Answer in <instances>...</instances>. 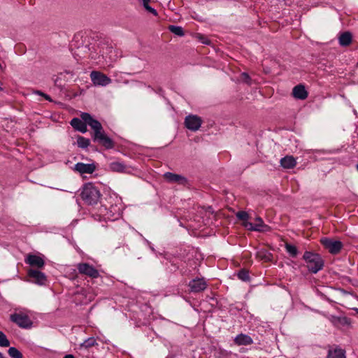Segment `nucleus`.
I'll list each match as a JSON object with an SVG mask.
<instances>
[{
	"label": "nucleus",
	"instance_id": "f257e3e1",
	"mask_svg": "<svg viewBox=\"0 0 358 358\" xmlns=\"http://www.w3.org/2000/svg\"><path fill=\"white\" fill-rule=\"evenodd\" d=\"M112 50L111 47L105 44L94 43L78 47L76 54L80 57H88L96 61L97 64H100L102 61L106 60L107 55Z\"/></svg>",
	"mask_w": 358,
	"mask_h": 358
},
{
	"label": "nucleus",
	"instance_id": "f03ea898",
	"mask_svg": "<svg viewBox=\"0 0 358 358\" xmlns=\"http://www.w3.org/2000/svg\"><path fill=\"white\" fill-rule=\"evenodd\" d=\"M80 117L94 130V141H99L104 147L108 149L113 147V143L112 140L108 138L103 131V127L101 123L94 119L92 115L87 113H82Z\"/></svg>",
	"mask_w": 358,
	"mask_h": 358
},
{
	"label": "nucleus",
	"instance_id": "7ed1b4c3",
	"mask_svg": "<svg viewBox=\"0 0 358 358\" xmlns=\"http://www.w3.org/2000/svg\"><path fill=\"white\" fill-rule=\"evenodd\" d=\"M303 259L307 264L308 269L313 273H317L324 266L322 258L317 253L306 251L303 254Z\"/></svg>",
	"mask_w": 358,
	"mask_h": 358
},
{
	"label": "nucleus",
	"instance_id": "20e7f679",
	"mask_svg": "<svg viewBox=\"0 0 358 358\" xmlns=\"http://www.w3.org/2000/svg\"><path fill=\"white\" fill-rule=\"evenodd\" d=\"M100 196V192L92 183H87L83 187L81 197L87 203L96 204Z\"/></svg>",
	"mask_w": 358,
	"mask_h": 358
},
{
	"label": "nucleus",
	"instance_id": "39448f33",
	"mask_svg": "<svg viewBox=\"0 0 358 358\" xmlns=\"http://www.w3.org/2000/svg\"><path fill=\"white\" fill-rule=\"evenodd\" d=\"M100 215L104 220H115L121 215L122 204L120 202L111 205L109 208L101 206L99 208Z\"/></svg>",
	"mask_w": 358,
	"mask_h": 358
},
{
	"label": "nucleus",
	"instance_id": "423d86ee",
	"mask_svg": "<svg viewBox=\"0 0 358 358\" xmlns=\"http://www.w3.org/2000/svg\"><path fill=\"white\" fill-rule=\"evenodd\" d=\"M10 318L13 322L22 329H29L33 324L28 315L24 311H16L10 315Z\"/></svg>",
	"mask_w": 358,
	"mask_h": 358
},
{
	"label": "nucleus",
	"instance_id": "0eeeda50",
	"mask_svg": "<svg viewBox=\"0 0 358 358\" xmlns=\"http://www.w3.org/2000/svg\"><path fill=\"white\" fill-rule=\"evenodd\" d=\"M320 242L331 254H338L343 248V243L340 241L329 238L324 237L321 238Z\"/></svg>",
	"mask_w": 358,
	"mask_h": 358
},
{
	"label": "nucleus",
	"instance_id": "6e6552de",
	"mask_svg": "<svg viewBox=\"0 0 358 358\" xmlns=\"http://www.w3.org/2000/svg\"><path fill=\"white\" fill-rule=\"evenodd\" d=\"M243 225L245 228L250 231L266 232L271 230V227L265 224L263 220L259 217H256L255 224L250 222H245L243 223Z\"/></svg>",
	"mask_w": 358,
	"mask_h": 358
},
{
	"label": "nucleus",
	"instance_id": "1a4fd4ad",
	"mask_svg": "<svg viewBox=\"0 0 358 358\" xmlns=\"http://www.w3.org/2000/svg\"><path fill=\"white\" fill-rule=\"evenodd\" d=\"M90 78L94 85L106 86L111 83L110 78L99 71H92Z\"/></svg>",
	"mask_w": 358,
	"mask_h": 358
},
{
	"label": "nucleus",
	"instance_id": "9d476101",
	"mask_svg": "<svg viewBox=\"0 0 358 358\" xmlns=\"http://www.w3.org/2000/svg\"><path fill=\"white\" fill-rule=\"evenodd\" d=\"M77 268L80 274L85 275L92 278L99 277V271L92 265L87 263H80L77 265Z\"/></svg>",
	"mask_w": 358,
	"mask_h": 358
},
{
	"label": "nucleus",
	"instance_id": "9b49d317",
	"mask_svg": "<svg viewBox=\"0 0 358 358\" xmlns=\"http://www.w3.org/2000/svg\"><path fill=\"white\" fill-rule=\"evenodd\" d=\"M201 124V118L196 115H189L185 117V127L192 131L199 130Z\"/></svg>",
	"mask_w": 358,
	"mask_h": 358
},
{
	"label": "nucleus",
	"instance_id": "f8f14e48",
	"mask_svg": "<svg viewBox=\"0 0 358 358\" xmlns=\"http://www.w3.org/2000/svg\"><path fill=\"white\" fill-rule=\"evenodd\" d=\"M207 282L203 278H196L189 282L191 292H200L207 287Z\"/></svg>",
	"mask_w": 358,
	"mask_h": 358
},
{
	"label": "nucleus",
	"instance_id": "ddd939ff",
	"mask_svg": "<svg viewBox=\"0 0 358 358\" xmlns=\"http://www.w3.org/2000/svg\"><path fill=\"white\" fill-rule=\"evenodd\" d=\"M29 276L38 285H43L46 281L45 274L39 271L30 269L28 272Z\"/></svg>",
	"mask_w": 358,
	"mask_h": 358
},
{
	"label": "nucleus",
	"instance_id": "4468645a",
	"mask_svg": "<svg viewBox=\"0 0 358 358\" xmlns=\"http://www.w3.org/2000/svg\"><path fill=\"white\" fill-rule=\"evenodd\" d=\"M25 263L31 266H35L37 268H42L45 264L44 260L42 257L35 255H28L25 259Z\"/></svg>",
	"mask_w": 358,
	"mask_h": 358
},
{
	"label": "nucleus",
	"instance_id": "2eb2a0df",
	"mask_svg": "<svg viewBox=\"0 0 358 358\" xmlns=\"http://www.w3.org/2000/svg\"><path fill=\"white\" fill-rule=\"evenodd\" d=\"M95 166L93 164L77 163L75 164L74 170L80 173H92L95 171Z\"/></svg>",
	"mask_w": 358,
	"mask_h": 358
},
{
	"label": "nucleus",
	"instance_id": "dca6fc26",
	"mask_svg": "<svg viewBox=\"0 0 358 358\" xmlns=\"http://www.w3.org/2000/svg\"><path fill=\"white\" fill-rule=\"evenodd\" d=\"M292 95L295 99L304 100L308 97V92L302 85H298L293 88Z\"/></svg>",
	"mask_w": 358,
	"mask_h": 358
},
{
	"label": "nucleus",
	"instance_id": "f3484780",
	"mask_svg": "<svg viewBox=\"0 0 358 358\" xmlns=\"http://www.w3.org/2000/svg\"><path fill=\"white\" fill-rule=\"evenodd\" d=\"M71 125L77 131H80L81 133H86L87 131L86 123L82 118L79 119L77 117L73 118L71 121Z\"/></svg>",
	"mask_w": 358,
	"mask_h": 358
},
{
	"label": "nucleus",
	"instance_id": "a211bd4d",
	"mask_svg": "<svg viewBox=\"0 0 358 358\" xmlns=\"http://www.w3.org/2000/svg\"><path fill=\"white\" fill-rule=\"evenodd\" d=\"M327 358H345V351L336 346L329 350Z\"/></svg>",
	"mask_w": 358,
	"mask_h": 358
},
{
	"label": "nucleus",
	"instance_id": "6ab92c4d",
	"mask_svg": "<svg viewBox=\"0 0 358 358\" xmlns=\"http://www.w3.org/2000/svg\"><path fill=\"white\" fill-rule=\"evenodd\" d=\"M164 177L171 182H178V184H184L186 182V179L180 175L166 172L164 174Z\"/></svg>",
	"mask_w": 358,
	"mask_h": 358
},
{
	"label": "nucleus",
	"instance_id": "aec40b11",
	"mask_svg": "<svg viewBox=\"0 0 358 358\" xmlns=\"http://www.w3.org/2000/svg\"><path fill=\"white\" fill-rule=\"evenodd\" d=\"M280 164L284 169H293L296 166V162L294 157L285 156L280 159Z\"/></svg>",
	"mask_w": 358,
	"mask_h": 358
},
{
	"label": "nucleus",
	"instance_id": "412c9836",
	"mask_svg": "<svg viewBox=\"0 0 358 358\" xmlns=\"http://www.w3.org/2000/svg\"><path fill=\"white\" fill-rule=\"evenodd\" d=\"M234 342L238 345H247L252 344L253 341L250 336L241 334L235 338Z\"/></svg>",
	"mask_w": 358,
	"mask_h": 358
},
{
	"label": "nucleus",
	"instance_id": "4be33fe9",
	"mask_svg": "<svg viewBox=\"0 0 358 358\" xmlns=\"http://www.w3.org/2000/svg\"><path fill=\"white\" fill-rule=\"evenodd\" d=\"M109 168L112 171L119 173H126L127 171V166L120 162H113L109 164Z\"/></svg>",
	"mask_w": 358,
	"mask_h": 358
},
{
	"label": "nucleus",
	"instance_id": "5701e85b",
	"mask_svg": "<svg viewBox=\"0 0 358 358\" xmlns=\"http://www.w3.org/2000/svg\"><path fill=\"white\" fill-rule=\"evenodd\" d=\"M339 44L341 46H348L352 42V34L348 32L341 34L338 38Z\"/></svg>",
	"mask_w": 358,
	"mask_h": 358
},
{
	"label": "nucleus",
	"instance_id": "b1692460",
	"mask_svg": "<svg viewBox=\"0 0 358 358\" xmlns=\"http://www.w3.org/2000/svg\"><path fill=\"white\" fill-rule=\"evenodd\" d=\"M90 141L83 136H78L77 138V144L81 148H86L90 145Z\"/></svg>",
	"mask_w": 358,
	"mask_h": 358
},
{
	"label": "nucleus",
	"instance_id": "393cba45",
	"mask_svg": "<svg viewBox=\"0 0 358 358\" xmlns=\"http://www.w3.org/2000/svg\"><path fill=\"white\" fill-rule=\"evenodd\" d=\"M169 30L179 36H182L184 35L183 29L179 26L170 25L169 27Z\"/></svg>",
	"mask_w": 358,
	"mask_h": 358
},
{
	"label": "nucleus",
	"instance_id": "a878e982",
	"mask_svg": "<svg viewBox=\"0 0 358 358\" xmlns=\"http://www.w3.org/2000/svg\"><path fill=\"white\" fill-rule=\"evenodd\" d=\"M8 354L12 358H22V353L14 347L8 349Z\"/></svg>",
	"mask_w": 358,
	"mask_h": 358
},
{
	"label": "nucleus",
	"instance_id": "bb28decb",
	"mask_svg": "<svg viewBox=\"0 0 358 358\" xmlns=\"http://www.w3.org/2000/svg\"><path fill=\"white\" fill-rule=\"evenodd\" d=\"M285 248L287 252L293 257H296L298 254V250L297 248L292 245L290 244H286Z\"/></svg>",
	"mask_w": 358,
	"mask_h": 358
},
{
	"label": "nucleus",
	"instance_id": "cd10ccee",
	"mask_svg": "<svg viewBox=\"0 0 358 358\" xmlns=\"http://www.w3.org/2000/svg\"><path fill=\"white\" fill-rule=\"evenodd\" d=\"M96 344V340L94 338H89L86 339L80 346L85 348H91Z\"/></svg>",
	"mask_w": 358,
	"mask_h": 358
},
{
	"label": "nucleus",
	"instance_id": "c85d7f7f",
	"mask_svg": "<svg viewBox=\"0 0 358 358\" xmlns=\"http://www.w3.org/2000/svg\"><path fill=\"white\" fill-rule=\"evenodd\" d=\"M150 0H142L143 6L144 8L149 11L150 13H152L154 15H157V12L155 9L152 8L149 6Z\"/></svg>",
	"mask_w": 358,
	"mask_h": 358
},
{
	"label": "nucleus",
	"instance_id": "c756f323",
	"mask_svg": "<svg viewBox=\"0 0 358 358\" xmlns=\"http://www.w3.org/2000/svg\"><path fill=\"white\" fill-rule=\"evenodd\" d=\"M236 217L243 221V223H244L245 222H249L248 221V219H249V215L247 212L245 211H238L237 213H236Z\"/></svg>",
	"mask_w": 358,
	"mask_h": 358
},
{
	"label": "nucleus",
	"instance_id": "7c9ffc66",
	"mask_svg": "<svg viewBox=\"0 0 358 358\" xmlns=\"http://www.w3.org/2000/svg\"><path fill=\"white\" fill-rule=\"evenodd\" d=\"M10 345L9 341L7 339L5 334L0 331V346L8 347Z\"/></svg>",
	"mask_w": 358,
	"mask_h": 358
},
{
	"label": "nucleus",
	"instance_id": "2f4dec72",
	"mask_svg": "<svg viewBox=\"0 0 358 358\" xmlns=\"http://www.w3.org/2000/svg\"><path fill=\"white\" fill-rule=\"evenodd\" d=\"M239 80L248 85H251V78L247 73H242L240 75Z\"/></svg>",
	"mask_w": 358,
	"mask_h": 358
},
{
	"label": "nucleus",
	"instance_id": "473e14b6",
	"mask_svg": "<svg viewBox=\"0 0 358 358\" xmlns=\"http://www.w3.org/2000/svg\"><path fill=\"white\" fill-rule=\"evenodd\" d=\"M238 278L243 281H248L250 278L248 272L245 270H241L238 273Z\"/></svg>",
	"mask_w": 358,
	"mask_h": 358
},
{
	"label": "nucleus",
	"instance_id": "72a5a7b5",
	"mask_svg": "<svg viewBox=\"0 0 358 358\" xmlns=\"http://www.w3.org/2000/svg\"><path fill=\"white\" fill-rule=\"evenodd\" d=\"M259 255L262 259H264L265 261L270 260L271 255L268 253L265 252L264 255H262V253L259 252Z\"/></svg>",
	"mask_w": 358,
	"mask_h": 358
},
{
	"label": "nucleus",
	"instance_id": "f704fd0d",
	"mask_svg": "<svg viewBox=\"0 0 358 358\" xmlns=\"http://www.w3.org/2000/svg\"><path fill=\"white\" fill-rule=\"evenodd\" d=\"M36 93H37V94H40V95L43 96L45 97V99H47V100H50V96H49L48 95L45 94H43V93H42V92H39V91H38Z\"/></svg>",
	"mask_w": 358,
	"mask_h": 358
},
{
	"label": "nucleus",
	"instance_id": "c9c22d12",
	"mask_svg": "<svg viewBox=\"0 0 358 358\" xmlns=\"http://www.w3.org/2000/svg\"><path fill=\"white\" fill-rule=\"evenodd\" d=\"M203 36H201L199 37V38L201 39V42L203 43H205V44H208L209 43V41L208 39H203Z\"/></svg>",
	"mask_w": 358,
	"mask_h": 358
},
{
	"label": "nucleus",
	"instance_id": "e433bc0d",
	"mask_svg": "<svg viewBox=\"0 0 358 358\" xmlns=\"http://www.w3.org/2000/svg\"><path fill=\"white\" fill-rule=\"evenodd\" d=\"M64 358H75V357L72 355H66L64 357Z\"/></svg>",
	"mask_w": 358,
	"mask_h": 358
},
{
	"label": "nucleus",
	"instance_id": "4c0bfd02",
	"mask_svg": "<svg viewBox=\"0 0 358 358\" xmlns=\"http://www.w3.org/2000/svg\"><path fill=\"white\" fill-rule=\"evenodd\" d=\"M0 68H1V65L0 64Z\"/></svg>",
	"mask_w": 358,
	"mask_h": 358
}]
</instances>
